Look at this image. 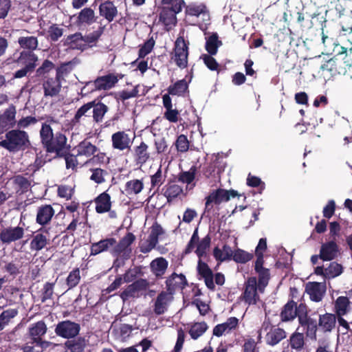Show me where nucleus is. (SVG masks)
Here are the masks:
<instances>
[{
  "label": "nucleus",
  "instance_id": "1",
  "mask_svg": "<svg viewBox=\"0 0 352 352\" xmlns=\"http://www.w3.org/2000/svg\"><path fill=\"white\" fill-rule=\"evenodd\" d=\"M57 121L51 116L47 118L46 121L42 124L40 129L41 142L48 153H55L56 157L63 155V152L69 146L67 143V139L62 131H57L55 133L52 124Z\"/></svg>",
  "mask_w": 352,
  "mask_h": 352
},
{
  "label": "nucleus",
  "instance_id": "2",
  "mask_svg": "<svg viewBox=\"0 0 352 352\" xmlns=\"http://www.w3.org/2000/svg\"><path fill=\"white\" fill-rule=\"evenodd\" d=\"M336 326V316L325 312L318 314L317 311L310 312L305 327L306 337L311 341H316L318 332L322 335L331 333Z\"/></svg>",
  "mask_w": 352,
  "mask_h": 352
},
{
  "label": "nucleus",
  "instance_id": "3",
  "mask_svg": "<svg viewBox=\"0 0 352 352\" xmlns=\"http://www.w3.org/2000/svg\"><path fill=\"white\" fill-rule=\"evenodd\" d=\"M108 111V106L98 98L81 105L76 111L71 122L74 125H76L92 119L94 122L100 123Z\"/></svg>",
  "mask_w": 352,
  "mask_h": 352
},
{
  "label": "nucleus",
  "instance_id": "4",
  "mask_svg": "<svg viewBox=\"0 0 352 352\" xmlns=\"http://www.w3.org/2000/svg\"><path fill=\"white\" fill-rule=\"evenodd\" d=\"M38 60V56L34 52L23 50L19 55L17 52L13 53L6 58V63L8 65L23 66L13 73V78L19 79L33 72L37 65Z\"/></svg>",
  "mask_w": 352,
  "mask_h": 352
},
{
  "label": "nucleus",
  "instance_id": "5",
  "mask_svg": "<svg viewBox=\"0 0 352 352\" xmlns=\"http://www.w3.org/2000/svg\"><path fill=\"white\" fill-rule=\"evenodd\" d=\"M30 145V136L26 131L12 129L6 133L5 139L0 141V146L10 153L25 151Z\"/></svg>",
  "mask_w": 352,
  "mask_h": 352
},
{
  "label": "nucleus",
  "instance_id": "6",
  "mask_svg": "<svg viewBox=\"0 0 352 352\" xmlns=\"http://www.w3.org/2000/svg\"><path fill=\"white\" fill-rule=\"evenodd\" d=\"M310 309L305 303L297 305L293 300L288 301L280 312V318L282 322H292L298 318V325L305 329Z\"/></svg>",
  "mask_w": 352,
  "mask_h": 352
},
{
  "label": "nucleus",
  "instance_id": "7",
  "mask_svg": "<svg viewBox=\"0 0 352 352\" xmlns=\"http://www.w3.org/2000/svg\"><path fill=\"white\" fill-rule=\"evenodd\" d=\"M46 331L47 326L43 320L32 324L28 330L30 341L21 346V350L23 352H41V351H36L35 346L43 349L46 346V342L42 338Z\"/></svg>",
  "mask_w": 352,
  "mask_h": 352
},
{
  "label": "nucleus",
  "instance_id": "8",
  "mask_svg": "<svg viewBox=\"0 0 352 352\" xmlns=\"http://www.w3.org/2000/svg\"><path fill=\"white\" fill-rule=\"evenodd\" d=\"M241 196H243L244 199L246 198L243 193L240 194L237 190L233 189L225 190L223 188H218L212 190L205 198V211L208 212L212 210L213 204L216 206H219L221 202H226L231 198Z\"/></svg>",
  "mask_w": 352,
  "mask_h": 352
},
{
  "label": "nucleus",
  "instance_id": "9",
  "mask_svg": "<svg viewBox=\"0 0 352 352\" xmlns=\"http://www.w3.org/2000/svg\"><path fill=\"white\" fill-rule=\"evenodd\" d=\"M188 41L182 35H179L174 43L171 58L175 65L182 69L188 66Z\"/></svg>",
  "mask_w": 352,
  "mask_h": 352
},
{
  "label": "nucleus",
  "instance_id": "10",
  "mask_svg": "<svg viewBox=\"0 0 352 352\" xmlns=\"http://www.w3.org/2000/svg\"><path fill=\"white\" fill-rule=\"evenodd\" d=\"M298 327L293 331L289 338L284 343L281 352H302L306 346V339H308L305 335V331L302 333L298 331Z\"/></svg>",
  "mask_w": 352,
  "mask_h": 352
},
{
  "label": "nucleus",
  "instance_id": "11",
  "mask_svg": "<svg viewBox=\"0 0 352 352\" xmlns=\"http://www.w3.org/2000/svg\"><path fill=\"white\" fill-rule=\"evenodd\" d=\"M80 325L69 320L59 322L55 327V333L62 338L70 340L79 335Z\"/></svg>",
  "mask_w": 352,
  "mask_h": 352
},
{
  "label": "nucleus",
  "instance_id": "12",
  "mask_svg": "<svg viewBox=\"0 0 352 352\" xmlns=\"http://www.w3.org/2000/svg\"><path fill=\"white\" fill-rule=\"evenodd\" d=\"M135 241V235L132 232H127L113 246L111 254L113 256L122 255L124 258H130L132 253L131 245Z\"/></svg>",
  "mask_w": 352,
  "mask_h": 352
},
{
  "label": "nucleus",
  "instance_id": "13",
  "mask_svg": "<svg viewBox=\"0 0 352 352\" xmlns=\"http://www.w3.org/2000/svg\"><path fill=\"white\" fill-rule=\"evenodd\" d=\"M175 287H166V290L162 291L157 296L154 303L153 311L157 316L164 314L168 305L173 300Z\"/></svg>",
  "mask_w": 352,
  "mask_h": 352
},
{
  "label": "nucleus",
  "instance_id": "14",
  "mask_svg": "<svg viewBox=\"0 0 352 352\" xmlns=\"http://www.w3.org/2000/svg\"><path fill=\"white\" fill-rule=\"evenodd\" d=\"M71 19H75L74 25L81 30L96 23L97 16L92 8H85L80 12L74 14Z\"/></svg>",
  "mask_w": 352,
  "mask_h": 352
},
{
  "label": "nucleus",
  "instance_id": "15",
  "mask_svg": "<svg viewBox=\"0 0 352 352\" xmlns=\"http://www.w3.org/2000/svg\"><path fill=\"white\" fill-rule=\"evenodd\" d=\"M182 10V7L178 3L174 6L162 8L160 14V21L166 27L167 30L170 29L172 25L177 23L176 14Z\"/></svg>",
  "mask_w": 352,
  "mask_h": 352
},
{
  "label": "nucleus",
  "instance_id": "16",
  "mask_svg": "<svg viewBox=\"0 0 352 352\" xmlns=\"http://www.w3.org/2000/svg\"><path fill=\"white\" fill-rule=\"evenodd\" d=\"M49 229L40 228L35 232L30 241V248L34 251H41L50 244Z\"/></svg>",
  "mask_w": 352,
  "mask_h": 352
},
{
  "label": "nucleus",
  "instance_id": "17",
  "mask_svg": "<svg viewBox=\"0 0 352 352\" xmlns=\"http://www.w3.org/2000/svg\"><path fill=\"white\" fill-rule=\"evenodd\" d=\"M16 107L11 104L8 108L6 109L3 113L0 115V134L7 133L12 129L17 122L16 121Z\"/></svg>",
  "mask_w": 352,
  "mask_h": 352
},
{
  "label": "nucleus",
  "instance_id": "18",
  "mask_svg": "<svg viewBox=\"0 0 352 352\" xmlns=\"http://www.w3.org/2000/svg\"><path fill=\"white\" fill-rule=\"evenodd\" d=\"M55 215V210L49 204H44L38 207L36 214V223L41 226V228H46L51 223Z\"/></svg>",
  "mask_w": 352,
  "mask_h": 352
},
{
  "label": "nucleus",
  "instance_id": "19",
  "mask_svg": "<svg viewBox=\"0 0 352 352\" xmlns=\"http://www.w3.org/2000/svg\"><path fill=\"white\" fill-rule=\"evenodd\" d=\"M25 230L20 226H10L0 231V240L3 243L10 244L12 241H17L23 237Z\"/></svg>",
  "mask_w": 352,
  "mask_h": 352
},
{
  "label": "nucleus",
  "instance_id": "20",
  "mask_svg": "<svg viewBox=\"0 0 352 352\" xmlns=\"http://www.w3.org/2000/svg\"><path fill=\"white\" fill-rule=\"evenodd\" d=\"M345 63L351 66L347 60L342 63L334 59H329L320 66V69L324 74H327L330 76H336L338 74H345V68L343 67Z\"/></svg>",
  "mask_w": 352,
  "mask_h": 352
},
{
  "label": "nucleus",
  "instance_id": "21",
  "mask_svg": "<svg viewBox=\"0 0 352 352\" xmlns=\"http://www.w3.org/2000/svg\"><path fill=\"white\" fill-rule=\"evenodd\" d=\"M287 338V331L281 327L272 325L266 333L265 343L271 346H274Z\"/></svg>",
  "mask_w": 352,
  "mask_h": 352
},
{
  "label": "nucleus",
  "instance_id": "22",
  "mask_svg": "<svg viewBox=\"0 0 352 352\" xmlns=\"http://www.w3.org/2000/svg\"><path fill=\"white\" fill-rule=\"evenodd\" d=\"M239 325V320L236 317L228 318L226 322L217 324L212 330L213 336L221 337L223 333H230L236 330Z\"/></svg>",
  "mask_w": 352,
  "mask_h": 352
},
{
  "label": "nucleus",
  "instance_id": "23",
  "mask_svg": "<svg viewBox=\"0 0 352 352\" xmlns=\"http://www.w3.org/2000/svg\"><path fill=\"white\" fill-rule=\"evenodd\" d=\"M112 146L120 151L130 149L132 145L129 135L124 131H118L111 136Z\"/></svg>",
  "mask_w": 352,
  "mask_h": 352
},
{
  "label": "nucleus",
  "instance_id": "24",
  "mask_svg": "<svg viewBox=\"0 0 352 352\" xmlns=\"http://www.w3.org/2000/svg\"><path fill=\"white\" fill-rule=\"evenodd\" d=\"M122 78V76L121 74H116L114 73H109L105 76H99L96 79L98 90H109L114 87Z\"/></svg>",
  "mask_w": 352,
  "mask_h": 352
},
{
  "label": "nucleus",
  "instance_id": "25",
  "mask_svg": "<svg viewBox=\"0 0 352 352\" xmlns=\"http://www.w3.org/2000/svg\"><path fill=\"white\" fill-rule=\"evenodd\" d=\"M339 246L333 239L323 243L320 251V258L324 261H330L337 256Z\"/></svg>",
  "mask_w": 352,
  "mask_h": 352
},
{
  "label": "nucleus",
  "instance_id": "26",
  "mask_svg": "<svg viewBox=\"0 0 352 352\" xmlns=\"http://www.w3.org/2000/svg\"><path fill=\"white\" fill-rule=\"evenodd\" d=\"M61 81L58 79L56 76L55 78H48L43 84L44 96L51 98L57 96L61 90Z\"/></svg>",
  "mask_w": 352,
  "mask_h": 352
},
{
  "label": "nucleus",
  "instance_id": "27",
  "mask_svg": "<svg viewBox=\"0 0 352 352\" xmlns=\"http://www.w3.org/2000/svg\"><path fill=\"white\" fill-rule=\"evenodd\" d=\"M148 148V146L144 142H141L138 146L133 147V158L136 165L142 166L149 160L151 155Z\"/></svg>",
  "mask_w": 352,
  "mask_h": 352
},
{
  "label": "nucleus",
  "instance_id": "28",
  "mask_svg": "<svg viewBox=\"0 0 352 352\" xmlns=\"http://www.w3.org/2000/svg\"><path fill=\"white\" fill-rule=\"evenodd\" d=\"M99 14L111 23L118 15V8L114 5L113 1L107 0L100 3Z\"/></svg>",
  "mask_w": 352,
  "mask_h": 352
},
{
  "label": "nucleus",
  "instance_id": "29",
  "mask_svg": "<svg viewBox=\"0 0 352 352\" xmlns=\"http://www.w3.org/2000/svg\"><path fill=\"white\" fill-rule=\"evenodd\" d=\"M197 168L192 165L188 171H182L177 175V180L182 183L187 184L186 190H191L195 188L196 183L193 182L196 178Z\"/></svg>",
  "mask_w": 352,
  "mask_h": 352
},
{
  "label": "nucleus",
  "instance_id": "30",
  "mask_svg": "<svg viewBox=\"0 0 352 352\" xmlns=\"http://www.w3.org/2000/svg\"><path fill=\"white\" fill-rule=\"evenodd\" d=\"M162 191L164 196L166 197L167 202L169 204L182 195L186 196L182 186L175 183H168L164 186Z\"/></svg>",
  "mask_w": 352,
  "mask_h": 352
},
{
  "label": "nucleus",
  "instance_id": "31",
  "mask_svg": "<svg viewBox=\"0 0 352 352\" xmlns=\"http://www.w3.org/2000/svg\"><path fill=\"white\" fill-rule=\"evenodd\" d=\"M96 211L99 214L105 213L111 210L112 203L111 196L107 192L100 193L95 198Z\"/></svg>",
  "mask_w": 352,
  "mask_h": 352
},
{
  "label": "nucleus",
  "instance_id": "32",
  "mask_svg": "<svg viewBox=\"0 0 352 352\" xmlns=\"http://www.w3.org/2000/svg\"><path fill=\"white\" fill-rule=\"evenodd\" d=\"M116 245V239L109 237L101 239L98 243H93L91 246V255H97L101 252L108 251L110 248Z\"/></svg>",
  "mask_w": 352,
  "mask_h": 352
},
{
  "label": "nucleus",
  "instance_id": "33",
  "mask_svg": "<svg viewBox=\"0 0 352 352\" xmlns=\"http://www.w3.org/2000/svg\"><path fill=\"white\" fill-rule=\"evenodd\" d=\"M265 287H245L241 298L248 305H256L259 301L258 292L263 293Z\"/></svg>",
  "mask_w": 352,
  "mask_h": 352
},
{
  "label": "nucleus",
  "instance_id": "34",
  "mask_svg": "<svg viewBox=\"0 0 352 352\" xmlns=\"http://www.w3.org/2000/svg\"><path fill=\"white\" fill-rule=\"evenodd\" d=\"M197 271L199 274L204 278V280H205L206 286H214L213 272L208 264L202 261V260H199L198 261Z\"/></svg>",
  "mask_w": 352,
  "mask_h": 352
},
{
  "label": "nucleus",
  "instance_id": "35",
  "mask_svg": "<svg viewBox=\"0 0 352 352\" xmlns=\"http://www.w3.org/2000/svg\"><path fill=\"white\" fill-rule=\"evenodd\" d=\"M222 45V41L219 40L217 32H212L210 36L206 38L205 49L210 55H215L218 52L219 47Z\"/></svg>",
  "mask_w": 352,
  "mask_h": 352
},
{
  "label": "nucleus",
  "instance_id": "36",
  "mask_svg": "<svg viewBox=\"0 0 352 352\" xmlns=\"http://www.w3.org/2000/svg\"><path fill=\"white\" fill-rule=\"evenodd\" d=\"M77 155L90 157L98 151V148L87 140L81 141L78 146Z\"/></svg>",
  "mask_w": 352,
  "mask_h": 352
},
{
  "label": "nucleus",
  "instance_id": "37",
  "mask_svg": "<svg viewBox=\"0 0 352 352\" xmlns=\"http://www.w3.org/2000/svg\"><path fill=\"white\" fill-rule=\"evenodd\" d=\"M65 348L70 352H84L87 346L86 340L84 338L78 337L67 340L65 343Z\"/></svg>",
  "mask_w": 352,
  "mask_h": 352
},
{
  "label": "nucleus",
  "instance_id": "38",
  "mask_svg": "<svg viewBox=\"0 0 352 352\" xmlns=\"http://www.w3.org/2000/svg\"><path fill=\"white\" fill-rule=\"evenodd\" d=\"M234 252L228 245H223V249L216 247L213 250V256L218 262L230 261L233 258Z\"/></svg>",
  "mask_w": 352,
  "mask_h": 352
},
{
  "label": "nucleus",
  "instance_id": "39",
  "mask_svg": "<svg viewBox=\"0 0 352 352\" xmlns=\"http://www.w3.org/2000/svg\"><path fill=\"white\" fill-rule=\"evenodd\" d=\"M168 267V262L164 257H158L155 258L150 263L151 271L157 276H162Z\"/></svg>",
  "mask_w": 352,
  "mask_h": 352
},
{
  "label": "nucleus",
  "instance_id": "40",
  "mask_svg": "<svg viewBox=\"0 0 352 352\" xmlns=\"http://www.w3.org/2000/svg\"><path fill=\"white\" fill-rule=\"evenodd\" d=\"M147 287H126L120 294L123 301L129 300L131 298H137L142 295H146Z\"/></svg>",
  "mask_w": 352,
  "mask_h": 352
},
{
  "label": "nucleus",
  "instance_id": "41",
  "mask_svg": "<svg viewBox=\"0 0 352 352\" xmlns=\"http://www.w3.org/2000/svg\"><path fill=\"white\" fill-rule=\"evenodd\" d=\"M18 43L24 50L33 52L38 47V41L34 36H20L18 38Z\"/></svg>",
  "mask_w": 352,
  "mask_h": 352
},
{
  "label": "nucleus",
  "instance_id": "42",
  "mask_svg": "<svg viewBox=\"0 0 352 352\" xmlns=\"http://www.w3.org/2000/svg\"><path fill=\"white\" fill-rule=\"evenodd\" d=\"M350 302L345 296H340L337 298L334 304L335 314L336 316H344L349 309Z\"/></svg>",
  "mask_w": 352,
  "mask_h": 352
},
{
  "label": "nucleus",
  "instance_id": "43",
  "mask_svg": "<svg viewBox=\"0 0 352 352\" xmlns=\"http://www.w3.org/2000/svg\"><path fill=\"white\" fill-rule=\"evenodd\" d=\"M186 80H177L174 84L168 87V92L170 96H183L188 90Z\"/></svg>",
  "mask_w": 352,
  "mask_h": 352
},
{
  "label": "nucleus",
  "instance_id": "44",
  "mask_svg": "<svg viewBox=\"0 0 352 352\" xmlns=\"http://www.w3.org/2000/svg\"><path fill=\"white\" fill-rule=\"evenodd\" d=\"M12 182L16 187V193L22 195L28 192V189L30 186V182L28 178L23 175H18L13 177Z\"/></svg>",
  "mask_w": 352,
  "mask_h": 352
},
{
  "label": "nucleus",
  "instance_id": "45",
  "mask_svg": "<svg viewBox=\"0 0 352 352\" xmlns=\"http://www.w3.org/2000/svg\"><path fill=\"white\" fill-rule=\"evenodd\" d=\"M208 328L206 322H195L190 326L188 331L192 340H197L203 336Z\"/></svg>",
  "mask_w": 352,
  "mask_h": 352
},
{
  "label": "nucleus",
  "instance_id": "46",
  "mask_svg": "<svg viewBox=\"0 0 352 352\" xmlns=\"http://www.w3.org/2000/svg\"><path fill=\"white\" fill-rule=\"evenodd\" d=\"M18 314V310L14 308H10L3 310L0 314V331H2L9 323L12 319L14 318Z\"/></svg>",
  "mask_w": 352,
  "mask_h": 352
},
{
  "label": "nucleus",
  "instance_id": "47",
  "mask_svg": "<svg viewBox=\"0 0 352 352\" xmlns=\"http://www.w3.org/2000/svg\"><path fill=\"white\" fill-rule=\"evenodd\" d=\"M70 148L71 146L69 145L66 148L65 151H63V155H59L58 157L64 158L65 161V168L67 170L68 168H72V170H76L78 162L77 157L70 153Z\"/></svg>",
  "mask_w": 352,
  "mask_h": 352
},
{
  "label": "nucleus",
  "instance_id": "48",
  "mask_svg": "<svg viewBox=\"0 0 352 352\" xmlns=\"http://www.w3.org/2000/svg\"><path fill=\"white\" fill-rule=\"evenodd\" d=\"M327 287H305V292L309 299L316 302H320L326 294Z\"/></svg>",
  "mask_w": 352,
  "mask_h": 352
},
{
  "label": "nucleus",
  "instance_id": "49",
  "mask_svg": "<svg viewBox=\"0 0 352 352\" xmlns=\"http://www.w3.org/2000/svg\"><path fill=\"white\" fill-rule=\"evenodd\" d=\"M150 233L148 237V241H151L152 244L157 245L158 243V238L160 235L164 233V230L159 223L155 221L150 228Z\"/></svg>",
  "mask_w": 352,
  "mask_h": 352
},
{
  "label": "nucleus",
  "instance_id": "50",
  "mask_svg": "<svg viewBox=\"0 0 352 352\" xmlns=\"http://www.w3.org/2000/svg\"><path fill=\"white\" fill-rule=\"evenodd\" d=\"M74 65L73 61L62 63L56 69V76L61 81L74 69Z\"/></svg>",
  "mask_w": 352,
  "mask_h": 352
},
{
  "label": "nucleus",
  "instance_id": "51",
  "mask_svg": "<svg viewBox=\"0 0 352 352\" xmlns=\"http://www.w3.org/2000/svg\"><path fill=\"white\" fill-rule=\"evenodd\" d=\"M166 286H188L186 276L173 272L166 282Z\"/></svg>",
  "mask_w": 352,
  "mask_h": 352
},
{
  "label": "nucleus",
  "instance_id": "52",
  "mask_svg": "<svg viewBox=\"0 0 352 352\" xmlns=\"http://www.w3.org/2000/svg\"><path fill=\"white\" fill-rule=\"evenodd\" d=\"M55 68V65L49 60H44L42 65L36 69L37 78H46L49 72Z\"/></svg>",
  "mask_w": 352,
  "mask_h": 352
},
{
  "label": "nucleus",
  "instance_id": "53",
  "mask_svg": "<svg viewBox=\"0 0 352 352\" xmlns=\"http://www.w3.org/2000/svg\"><path fill=\"white\" fill-rule=\"evenodd\" d=\"M254 255L241 249H237L234 252L233 261L237 263H246L252 260Z\"/></svg>",
  "mask_w": 352,
  "mask_h": 352
},
{
  "label": "nucleus",
  "instance_id": "54",
  "mask_svg": "<svg viewBox=\"0 0 352 352\" xmlns=\"http://www.w3.org/2000/svg\"><path fill=\"white\" fill-rule=\"evenodd\" d=\"M211 238L209 234L206 235L201 241H199L195 253L199 259L204 256L206 250L209 248L210 245Z\"/></svg>",
  "mask_w": 352,
  "mask_h": 352
},
{
  "label": "nucleus",
  "instance_id": "55",
  "mask_svg": "<svg viewBox=\"0 0 352 352\" xmlns=\"http://www.w3.org/2000/svg\"><path fill=\"white\" fill-rule=\"evenodd\" d=\"M64 33V30L57 24H52L47 30V38L52 42H56Z\"/></svg>",
  "mask_w": 352,
  "mask_h": 352
},
{
  "label": "nucleus",
  "instance_id": "56",
  "mask_svg": "<svg viewBox=\"0 0 352 352\" xmlns=\"http://www.w3.org/2000/svg\"><path fill=\"white\" fill-rule=\"evenodd\" d=\"M343 271V267L336 262L331 263L328 267L325 268V277L327 278H333Z\"/></svg>",
  "mask_w": 352,
  "mask_h": 352
},
{
  "label": "nucleus",
  "instance_id": "57",
  "mask_svg": "<svg viewBox=\"0 0 352 352\" xmlns=\"http://www.w3.org/2000/svg\"><path fill=\"white\" fill-rule=\"evenodd\" d=\"M155 45V41L153 38H148L143 45H140L138 51V58H144L146 55L152 52V50Z\"/></svg>",
  "mask_w": 352,
  "mask_h": 352
},
{
  "label": "nucleus",
  "instance_id": "58",
  "mask_svg": "<svg viewBox=\"0 0 352 352\" xmlns=\"http://www.w3.org/2000/svg\"><path fill=\"white\" fill-rule=\"evenodd\" d=\"M104 28V27H99L98 30L94 31L89 34L82 36L83 42L91 45L92 44L96 43L98 41L100 36L103 33Z\"/></svg>",
  "mask_w": 352,
  "mask_h": 352
},
{
  "label": "nucleus",
  "instance_id": "59",
  "mask_svg": "<svg viewBox=\"0 0 352 352\" xmlns=\"http://www.w3.org/2000/svg\"><path fill=\"white\" fill-rule=\"evenodd\" d=\"M144 188V184L141 180L133 179L126 183V190L135 195L140 193Z\"/></svg>",
  "mask_w": 352,
  "mask_h": 352
},
{
  "label": "nucleus",
  "instance_id": "60",
  "mask_svg": "<svg viewBox=\"0 0 352 352\" xmlns=\"http://www.w3.org/2000/svg\"><path fill=\"white\" fill-rule=\"evenodd\" d=\"M90 170L92 173L90 177L91 180L94 181L97 184L104 182V176L108 175L106 170L101 169V168H94Z\"/></svg>",
  "mask_w": 352,
  "mask_h": 352
},
{
  "label": "nucleus",
  "instance_id": "61",
  "mask_svg": "<svg viewBox=\"0 0 352 352\" xmlns=\"http://www.w3.org/2000/svg\"><path fill=\"white\" fill-rule=\"evenodd\" d=\"M175 145L176 146L177 151L179 153H186L188 152V149L189 147V142L188 140V138L185 135H180L177 137Z\"/></svg>",
  "mask_w": 352,
  "mask_h": 352
},
{
  "label": "nucleus",
  "instance_id": "62",
  "mask_svg": "<svg viewBox=\"0 0 352 352\" xmlns=\"http://www.w3.org/2000/svg\"><path fill=\"white\" fill-rule=\"evenodd\" d=\"M57 192L60 197L69 200L72 199L74 194V188L71 187V186H64V184H62L58 186Z\"/></svg>",
  "mask_w": 352,
  "mask_h": 352
},
{
  "label": "nucleus",
  "instance_id": "63",
  "mask_svg": "<svg viewBox=\"0 0 352 352\" xmlns=\"http://www.w3.org/2000/svg\"><path fill=\"white\" fill-rule=\"evenodd\" d=\"M243 352H259L258 343L253 338H248L244 340L242 345Z\"/></svg>",
  "mask_w": 352,
  "mask_h": 352
},
{
  "label": "nucleus",
  "instance_id": "64",
  "mask_svg": "<svg viewBox=\"0 0 352 352\" xmlns=\"http://www.w3.org/2000/svg\"><path fill=\"white\" fill-rule=\"evenodd\" d=\"M186 14L190 16H199L206 14V8L204 6H189L186 8Z\"/></svg>",
  "mask_w": 352,
  "mask_h": 352
}]
</instances>
